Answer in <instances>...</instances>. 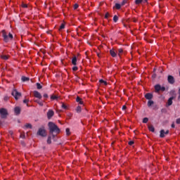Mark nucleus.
Here are the masks:
<instances>
[{
  "label": "nucleus",
  "mask_w": 180,
  "mask_h": 180,
  "mask_svg": "<svg viewBox=\"0 0 180 180\" xmlns=\"http://www.w3.org/2000/svg\"><path fill=\"white\" fill-rule=\"evenodd\" d=\"M36 102H37V103H38V105H39V106H43L44 105L43 102H41L39 100H37Z\"/></svg>",
  "instance_id": "2f4dec72"
},
{
  "label": "nucleus",
  "mask_w": 180,
  "mask_h": 180,
  "mask_svg": "<svg viewBox=\"0 0 180 180\" xmlns=\"http://www.w3.org/2000/svg\"><path fill=\"white\" fill-rule=\"evenodd\" d=\"M99 82H100V84H103L104 85H108V82H106L102 79L99 80Z\"/></svg>",
  "instance_id": "b1692460"
},
{
  "label": "nucleus",
  "mask_w": 180,
  "mask_h": 180,
  "mask_svg": "<svg viewBox=\"0 0 180 180\" xmlns=\"http://www.w3.org/2000/svg\"><path fill=\"white\" fill-rule=\"evenodd\" d=\"M128 1L129 0H123L122 2L121 3L122 6L126 5V4H127Z\"/></svg>",
  "instance_id": "473e14b6"
},
{
  "label": "nucleus",
  "mask_w": 180,
  "mask_h": 180,
  "mask_svg": "<svg viewBox=\"0 0 180 180\" xmlns=\"http://www.w3.org/2000/svg\"><path fill=\"white\" fill-rule=\"evenodd\" d=\"M160 91H162V92H164L165 91V86H160Z\"/></svg>",
  "instance_id": "4c0bfd02"
},
{
  "label": "nucleus",
  "mask_w": 180,
  "mask_h": 180,
  "mask_svg": "<svg viewBox=\"0 0 180 180\" xmlns=\"http://www.w3.org/2000/svg\"><path fill=\"white\" fill-rule=\"evenodd\" d=\"M81 110H82L81 106L78 105V106L77 107L76 112H77V113H81Z\"/></svg>",
  "instance_id": "a878e982"
},
{
  "label": "nucleus",
  "mask_w": 180,
  "mask_h": 180,
  "mask_svg": "<svg viewBox=\"0 0 180 180\" xmlns=\"http://www.w3.org/2000/svg\"><path fill=\"white\" fill-rule=\"evenodd\" d=\"M115 8V9H120V8H122V4L116 3Z\"/></svg>",
  "instance_id": "5701e85b"
},
{
  "label": "nucleus",
  "mask_w": 180,
  "mask_h": 180,
  "mask_svg": "<svg viewBox=\"0 0 180 180\" xmlns=\"http://www.w3.org/2000/svg\"><path fill=\"white\" fill-rule=\"evenodd\" d=\"M145 98H146V99H148V101H150V99H153V94L147 93L145 95Z\"/></svg>",
  "instance_id": "9b49d317"
},
{
  "label": "nucleus",
  "mask_w": 180,
  "mask_h": 180,
  "mask_svg": "<svg viewBox=\"0 0 180 180\" xmlns=\"http://www.w3.org/2000/svg\"><path fill=\"white\" fill-rule=\"evenodd\" d=\"M148 130L150 131H152V133H154L155 131V129L154 128V126H153V125L148 126Z\"/></svg>",
  "instance_id": "f3484780"
},
{
  "label": "nucleus",
  "mask_w": 180,
  "mask_h": 180,
  "mask_svg": "<svg viewBox=\"0 0 180 180\" xmlns=\"http://www.w3.org/2000/svg\"><path fill=\"white\" fill-rule=\"evenodd\" d=\"M48 126L49 129V133L52 135L53 139L56 138V135L54 134V133H56V134H60L61 130L60 129V128H58V126H57V124H56L54 122H49Z\"/></svg>",
  "instance_id": "f257e3e1"
},
{
  "label": "nucleus",
  "mask_w": 180,
  "mask_h": 180,
  "mask_svg": "<svg viewBox=\"0 0 180 180\" xmlns=\"http://www.w3.org/2000/svg\"><path fill=\"white\" fill-rule=\"evenodd\" d=\"M1 33L5 43H8L9 40H12V39H13V35L11 32L8 34L5 30H2Z\"/></svg>",
  "instance_id": "7ed1b4c3"
},
{
  "label": "nucleus",
  "mask_w": 180,
  "mask_h": 180,
  "mask_svg": "<svg viewBox=\"0 0 180 180\" xmlns=\"http://www.w3.org/2000/svg\"><path fill=\"white\" fill-rule=\"evenodd\" d=\"M58 96H55V95L51 96V101H56V100H58Z\"/></svg>",
  "instance_id": "aec40b11"
},
{
  "label": "nucleus",
  "mask_w": 180,
  "mask_h": 180,
  "mask_svg": "<svg viewBox=\"0 0 180 180\" xmlns=\"http://www.w3.org/2000/svg\"><path fill=\"white\" fill-rule=\"evenodd\" d=\"M172 129H175V124L173 122L171 125Z\"/></svg>",
  "instance_id": "8fccbe9b"
},
{
  "label": "nucleus",
  "mask_w": 180,
  "mask_h": 180,
  "mask_svg": "<svg viewBox=\"0 0 180 180\" xmlns=\"http://www.w3.org/2000/svg\"><path fill=\"white\" fill-rule=\"evenodd\" d=\"M143 123H148V118H147V117L143 118Z\"/></svg>",
  "instance_id": "c9c22d12"
},
{
  "label": "nucleus",
  "mask_w": 180,
  "mask_h": 180,
  "mask_svg": "<svg viewBox=\"0 0 180 180\" xmlns=\"http://www.w3.org/2000/svg\"><path fill=\"white\" fill-rule=\"evenodd\" d=\"M155 92H159L160 91H161V85L160 84L155 85Z\"/></svg>",
  "instance_id": "f8f14e48"
},
{
  "label": "nucleus",
  "mask_w": 180,
  "mask_h": 180,
  "mask_svg": "<svg viewBox=\"0 0 180 180\" xmlns=\"http://www.w3.org/2000/svg\"><path fill=\"white\" fill-rule=\"evenodd\" d=\"M126 109H127V107L126 105H123L122 108V110H126Z\"/></svg>",
  "instance_id": "a18cd8bd"
},
{
  "label": "nucleus",
  "mask_w": 180,
  "mask_h": 180,
  "mask_svg": "<svg viewBox=\"0 0 180 180\" xmlns=\"http://www.w3.org/2000/svg\"><path fill=\"white\" fill-rule=\"evenodd\" d=\"M0 57L2 60H8L9 58V56H7V55H1Z\"/></svg>",
  "instance_id": "a211bd4d"
},
{
  "label": "nucleus",
  "mask_w": 180,
  "mask_h": 180,
  "mask_svg": "<svg viewBox=\"0 0 180 180\" xmlns=\"http://www.w3.org/2000/svg\"><path fill=\"white\" fill-rule=\"evenodd\" d=\"M14 112H15V115H20V107H15L14 108Z\"/></svg>",
  "instance_id": "ddd939ff"
},
{
  "label": "nucleus",
  "mask_w": 180,
  "mask_h": 180,
  "mask_svg": "<svg viewBox=\"0 0 180 180\" xmlns=\"http://www.w3.org/2000/svg\"><path fill=\"white\" fill-rule=\"evenodd\" d=\"M8 117V110L5 108L0 109V124H4L5 119Z\"/></svg>",
  "instance_id": "f03ea898"
},
{
  "label": "nucleus",
  "mask_w": 180,
  "mask_h": 180,
  "mask_svg": "<svg viewBox=\"0 0 180 180\" xmlns=\"http://www.w3.org/2000/svg\"><path fill=\"white\" fill-rule=\"evenodd\" d=\"M4 101H9V96H4Z\"/></svg>",
  "instance_id": "79ce46f5"
},
{
  "label": "nucleus",
  "mask_w": 180,
  "mask_h": 180,
  "mask_svg": "<svg viewBox=\"0 0 180 180\" xmlns=\"http://www.w3.org/2000/svg\"><path fill=\"white\" fill-rule=\"evenodd\" d=\"M27 102H29V100L27 99L23 100V103H27Z\"/></svg>",
  "instance_id": "09e8293b"
},
{
  "label": "nucleus",
  "mask_w": 180,
  "mask_h": 180,
  "mask_svg": "<svg viewBox=\"0 0 180 180\" xmlns=\"http://www.w3.org/2000/svg\"><path fill=\"white\" fill-rule=\"evenodd\" d=\"M22 6L23 8H27V4H22Z\"/></svg>",
  "instance_id": "de8ad7c7"
},
{
  "label": "nucleus",
  "mask_w": 180,
  "mask_h": 180,
  "mask_svg": "<svg viewBox=\"0 0 180 180\" xmlns=\"http://www.w3.org/2000/svg\"><path fill=\"white\" fill-rule=\"evenodd\" d=\"M117 51H118V56L119 57H120L123 53V49H118Z\"/></svg>",
  "instance_id": "412c9836"
},
{
  "label": "nucleus",
  "mask_w": 180,
  "mask_h": 180,
  "mask_svg": "<svg viewBox=\"0 0 180 180\" xmlns=\"http://www.w3.org/2000/svg\"><path fill=\"white\" fill-rule=\"evenodd\" d=\"M118 20H119V17H117V15H114L113 22H115V23H116V22H117Z\"/></svg>",
  "instance_id": "393cba45"
},
{
  "label": "nucleus",
  "mask_w": 180,
  "mask_h": 180,
  "mask_svg": "<svg viewBox=\"0 0 180 180\" xmlns=\"http://www.w3.org/2000/svg\"><path fill=\"white\" fill-rule=\"evenodd\" d=\"M134 22H137V20H134Z\"/></svg>",
  "instance_id": "6e6d98bb"
},
{
  "label": "nucleus",
  "mask_w": 180,
  "mask_h": 180,
  "mask_svg": "<svg viewBox=\"0 0 180 180\" xmlns=\"http://www.w3.org/2000/svg\"><path fill=\"white\" fill-rule=\"evenodd\" d=\"M160 137L161 139H164V137H165V130H164V129L160 130Z\"/></svg>",
  "instance_id": "2eb2a0df"
},
{
  "label": "nucleus",
  "mask_w": 180,
  "mask_h": 180,
  "mask_svg": "<svg viewBox=\"0 0 180 180\" xmlns=\"http://www.w3.org/2000/svg\"><path fill=\"white\" fill-rule=\"evenodd\" d=\"M30 78L29 77H26L25 76H22L21 77V80L22 81V82H26L27 81H30Z\"/></svg>",
  "instance_id": "6ab92c4d"
},
{
  "label": "nucleus",
  "mask_w": 180,
  "mask_h": 180,
  "mask_svg": "<svg viewBox=\"0 0 180 180\" xmlns=\"http://www.w3.org/2000/svg\"><path fill=\"white\" fill-rule=\"evenodd\" d=\"M61 108L62 109H65V110L68 109L67 105L64 103H62Z\"/></svg>",
  "instance_id": "c756f323"
},
{
  "label": "nucleus",
  "mask_w": 180,
  "mask_h": 180,
  "mask_svg": "<svg viewBox=\"0 0 180 180\" xmlns=\"http://www.w3.org/2000/svg\"><path fill=\"white\" fill-rule=\"evenodd\" d=\"M110 54L114 58L117 57V53H116V51H115V49L110 50Z\"/></svg>",
  "instance_id": "9d476101"
},
{
  "label": "nucleus",
  "mask_w": 180,
  "mask_h": 180,
  "mask_svg": "<svg viewBox=\"0 0 180 180\" xmlns=\"http://www.w3.org/2000/svg\"><path fill=\"white\" fill-rule=\"evenodd\" d=\"M148 0H144V2H147Z\"/></svg>",
  "instance_id": "13d9d810"
},
{
  "label": "nucleus",
  "mask_w": 180,
  "mask_h": 180,
  "mask_svg": "<svg viewBox=\"0 0 180 180\" xmlns=\"http://www.w3.org/2000/svg\"><path fill=\"white\" fill-rule=\"evenodd\" d=\"M65 27V25L64 23H62L60 26L59 30H63Z\"/></svg>",
  "instance_id": "7c9ffc66"
},
{
  "label": "nucleus",
  "mask_w": 180,
  "mask_h": 180,
  "mask_svg": "<svg viewBox=\"0 0 180 180\" xmlns=\"http://www.w3.org/2000/svg\"><path fill=\"white\" fill-rule=\"evenodd\" d=\"M167 82L169 84H170V85H174V84H175V77L171 75H169L167 76Z\"/></svg>",
  "instance_id": "423d86ee"
},
{
  "label": "nucleus",
  "mask_w": 180,
  "mask_h": 180,
  "mask_svg": "<svg viewBox=\"0 0 180 180\" xmlns=\"http://www.w3.org/2000/svg\"><path fill=\"white\" fill-rule=\"evenodd\" d=\"M134 144V141H130L129 142V146H133Z\"/></svg>",
  "instance_id": "37998d69"
},
{
  "label": "nucleus",
  "mask_w": 180,
  "mask_h": 180,
  "mask_svg": "<svg viewBox=\"0 0 180 180\" xmlns=\"http://www.w3.org/2000/svg\"><path fill=\"white\" fill-rule=\"evenodd\" d=\"M33 94H34V98H37L38 99H41L42 98L41 94L39 91H34Z\"/></svg>",
  "instance_id": "6e6552de"
},
{
  "label": "nucleus",
  "mask_w": 180,
  "mask_h": 180,
  "mask_svg": "<svg viewBox=\"0 0 180 180\" xmlns=\"http://www.w3.org/2000/svg\"><path fill=\"white\" fill-rule=\"evenodd\" d=\"M155 71H157V69L154 68L153 69V73H155Z\"/></svg>",
  "instance_id": "5fc2aeb1"
},
{
  "label": "nucleus",
  "mask_w": 180,
  "mask_h": 180,
  "mask_svg": "<svg viewBox=\"0 0 180 180\" xmlns=\"http://www.w3.org/2000/svg\"><path fill=\"white\" fill-rule=\"evenodd\" d=\"M48 144H51V136H49L47 139Z\"/></svg>",
  "instance_id": "f704fd0d"
},
{
  "label": "nucleus",
  "mask_w": 180,
  "mask_h": 180,
  "mask_svg": "<svg viewBox=\"0 0 180 180\" xmlns=\"http://www.w3.org/2000/svg\"><path fill=\"white\" fill-rule=\"evenodd\" d=\"M9 134H11V136H12L13 134V131H9Z\"/></svg>",
  "instance_id": "864d4df0"
},
{
  "label": "nucleus",
  "mask_w": 180,
  "mask_h": 180,
  "mask_svg": "<svg viewBox=\"0 0 180 180\" xmlns=\"http://www.w3.org/2000/svg\"><path fill=\"white\" fill-rule=\"evenodd\" d=\"M46 115H47L48 119L50 120L51 119V117L54 116V111H53V110H49Z\"/></svg>",
  "instance_id": "0eeeda50"
},
{
  "label": "nucleus",
  "mask_w": 180,
  "mask_h": 180,
  "mask_svg": "<svg viewBox=\"0 0 180 180\" xmlns=\"http://www.w3.org/2000/svg\"><path fill=\"white\" fill-rule=\"evenodd\" d=\"M65 131H66L67 136H70V134H71V132L70 131V129L69 128H67Z\"/></svg>",
  "instance_id": "72a5a7b5"
},
{
  "label": "nucleus",
  "mask_w": 180,
  "mask_h": 180,
  "mask_svg": "<svg viewBox=\"0 0 180 180\" xmlns=\"http://www.w3.org/2000/svg\"><path fill=\"white\" fill-rule=\"evenodd\" d=\"M169 130H167L166 131H165V134H169Z\"/></svg>",
  "instance_id": "603ef678"
},
{
  "label": "nucleus",
  "mask_w": 180,
  "mask_h": 180,
  "mask_svg": "<svg viewBox=\"0 0 180 180\" xmlns=\"http://www.w3.org/2000/svg\"><path fill=\"white\" fill-rule=\"evenodd\" d=\"M20 137H21V139H25V134H21Z\"/></svg>",
  "instance_id": "3c124183"
},
{
  "label": "nucleus",
  "mask_w": 180,
  "mask_h": 180,
  "mask_svg": "<svg viewBox=\"0 0 180 180\" xmlns=\"http://www.w3.org/2000/svg\"><path fill=\"white\" fill-rule=\"evenodd\" d=\"M108 18H109V13H106L105 15V18L108 19Z\"/></svg>",
  "instance_id": "c03bdc74"
},
{
  "label": "nucleus",
  "mask_w": 180,
  "mask_h": 180,
  "mask_svg": "<svg viewBox=\"0 0 180 180\" xmlns=\"http://www.w3.org/2000/svg\"><path fill=\"white\" fill-rule=\"evenodd\" d=\"M32 124H26L25 125V129H32Z\"/></svg>",
  "instance_id": "bb28decb"
},
{
  "label": "nucleus",
  "mask_w": 180,
  "mask_h": 180,
  "mask_svg": "<svg viewBox=\"0 0 180 180\" xmlns=\"http://www.w3.org/2000/svg\"><path fill=\"white\" fill-rule=\"evenodd\" d=\"M176 124H180V118L176 120Z\"/></svg>",
  "instance_id": "ea45409f"
},
{
  "label": "nucleus",
  "mask_w": 180,
  "mask_h": 180,
  "mask_svg": "<svg viewBox=\"0 0 180 180\" xmlns=\"http://www.w3.org/2000/svg\"><path fill=\"white\" fill-rule=\"evenodd\" d=\"M37 134V136H41V137H46V136H47V133L46 132V129H44V127L39 128Z\"/></svg>",
  "instance_id": "20e7f679"
},
{
  "label": "nucleus",
  "mask_w": 180,
  "mask_h": 180,
  "mask_svg": "<svg viewBox=\"0 0 180 180\" xmlns=\"http://www.w3.org/2000/svg\"><path fill=\"white\" fill-rule=\"evenodd\" d=\"M11 95H13V96L15 98V99L16 101H18V99H19V98H20V96H22V93L18 91V90L16 89H13Z\"/></svg>",
  "instance_id": "39448f33"
},
{
  "label": "nucleus",
  "mask_w": 180,
  "mask_h": 180,
  "mask_svg": "<svg viewBox=\"0 0 180 180\" xmlns=\"http://www.w3.org/2000/svg\"><path fill=\"white\" fill-rule=\"evenodd\" d=\"M72 71H78V67L74 66V67L72 68Z\"/></svg>",
  "instance_id": "e433bc0d"
},
{
  "label": "nucleus",
  "mask_w": 180,
  "mask_h": 180,
  "mask_svg": "<svg viewBox=\"0 0 180 180\" xmlns=\"http://www.w3.org/2000/svg\"><path fill=\"white\" fill-rule=\"evenodd\" d=\"M143 3V0H136L135 4L136 5H140V4Z\"/></svg>",
  "instance_id": "cd10ccee"
},
{
  "label": "nucleus",
  "mask_w": 180,
  "mask_h": 180,
  "mask_svg": "<svg viewBox=\"0 0 180 180\" xmlns=\"http://www.w3.org/2000/svg\"><path fill=\"white\" fill-rule=\"evenodd\" d=\"M175 98H176V96H173L168 99V101H167L168 106H171V105H172V101H174V99H175Z\"/></svg>",
  "instance_id": "1a4fd4ad"
},
{
  "label": "nucleus",
  "mask_w": 180,
  "mask_h": 180,
  "mask_svg": "<svg viewBox=\"0 0 180 180\" xmlns=\"http://www.w3.org/2000/svg\"><path fill=\"white\" fill-rule=\"evenodd\" d=\"M72 65H77V56H74L72 58Z\"/></svg>",
  "instance_id": "4468645a"
},
{
  "label": "nucleus",
  "mask_w": 180,
  "mask_h": 180,
  "mask_svg": "<svg viewBox=\"0 0 180 180\" xmlns=\"http://www.w3.org/2000/svg\"><path fill=\"white\" fill-rule=\"evenodd\" d=\"M152 78H153V79L157 78V74L153 73V74L152 75Z\"/></svg>",
  "instance_id": "a19ab883"
},
{
  "label": "nucleus",
  "mask_w": 180,
  "mask_h": 180,
  "mask_svg": "<svg viewBox=\"0 0 180 180\" xmlns=\"http://www.w3.org/2000/svg\"><path fill=\"white\" fill-rule=\"evenodd\" d=\"M43 96H44V98H49V94H44Z\"/></svg>",
  "instance_id": "49530a36"
},
{
  "label": "nucleus",
  "mask_w": 180,
  "mask_h": 180,
  "mask_svg": "<svg viewBox=\"0 0 180 180\" xmlns=\"http://www.w3.org/2000/svg\"><path fill=\"white\" fill-rule=\"evenodd\" d=\"M179 94L180 95V89H179Z\"/></svg>",
  "instance_id": "4d7b16f0"
},
{
  "label": "nucleus",
  "mask_w": 180,
  "mask_h": 180,
  "mask_svg": "<svg viewBox=\"0 0 180 180\" xmlns=\"http://www.w3.org/2000/svg\"><path fill=\"white\" fill-rule=\"evenodd\" d=\"M76 102H79L80 105H84V101H82V98H79V96L77 97Z\"/></svg>",
  "instance_id": "dca6fc26"
},
{
  "label": "nucleus",
  "mask_w": 180,
  "mask_h": 180,
  "mask_svg": "<svg viewBox=\"0 0 180 180\" xmlns=\"http://www.w3.org/2000/svg\"><path fill=\"white\" fill-rule=\"evenodd\" d=\"M153 105H154V101H153L151 100L148 101V108H150V106H153Z\"/></svg>",
  "instance_id": "4be33fe9"
},
{
  "label": "nucleus",
  "mask_w": 180,
  "mask_h": 180,
  "mask_svg": "<svg viewBox=\"0 0 180 180\" xmlns=\"http://www.w3.org/2000/svg\"><path fill=\"white\" fill-rule=\"evenodd\" d=\"M37 89H41V88H43V86H41L40 83H37Z\"/></svg>",
  "instance_id": "c85d7f7f"
},
{
  "label": "nucleus",
  "mask_w": 180,
  "mask_h": 180,
  "mask_svg": "<svg viewBox=\"0 0 180 180\" xmlns=\"http://www.w3.org/2000/svg\"><path fill=\"white\" fill-rule=\"evenodd\" d=\"M79 6L78 5V4H75V5H74V9H78V7H79Z\"/></svg>",
  "instance_id": "58836bf2"
}]
</instances>
